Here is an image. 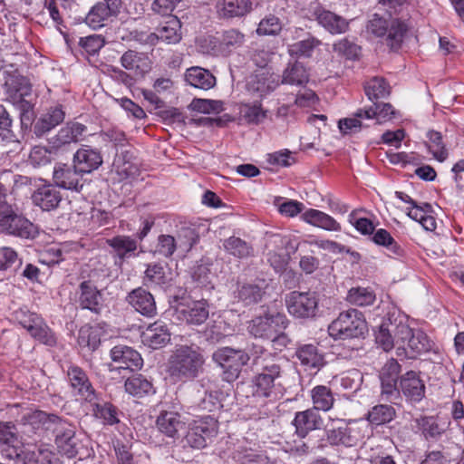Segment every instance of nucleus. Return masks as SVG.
I'll list each match as a JSON object with an SVG mask.
<instances>
[{"mask_svg": "<svg viewBox=\"0 0 464 464\" xmlns=\"http://www.w3.org/2000/svg\"><path fill=\"white\" fill-rule=\"evenodd\" d=\"M18 421L34 433L52 432L56 447L63 455L74 458L78 454L79 443L75 437V426L58 415L40 410H28Z\"/></svg>", "mask_w": 464, "mask_h": 464, "instance_id": "1", "label": "nucleus"}, {"mask_svg": "<svg viewBox=\"0 0 464 464\" xmlns=\"http://www.w3.org/2000/svg\"><path fill=\"white\" fill-rule=\"evenodd\" d=\"M0 229L14 237L33 239L38 235L37 227L18 212L15 205L7 200V191L0 184Z\"/></svg>", "mask_w": 464, "mask_h": 464, "instance_id": "2", "label": "nucleus"}, {"mask_svg": "<svg viewBox=\"0 0 464 464\" xmlns=\"http://www.w3.org/2000/svg\"><path fill=\"white\" fill-rule=\"evenodd\" d=\"M204 363L205 358L199 348L182 345L170 356L169 372L181 381L193 380L202 372Z\"/></svg>", "mask_w": 464, "mask_h": 464, "instance_id": "3", "label": "nucleus"}, {"mask_svg": "<svg viewBox=\"0 0 464 464\" xmlns=\"http://www.w3.org/2000/svg\"><path fill=\"white\" fill-rule=\"evenodd\" d=\"M410 28L409 24L400 18H385L378 14H372L366 25L367 33L377 38H383L392 50L401 47L403 38Z\"/></svg>", "mask_w": 464, "mask_h": 464, "instance_id": "4", "label": "nucleus"}, {"mask_svg": "<svg viewBox=\"0 0 464 464\" xmlns=\"http://www.w3.org/2000/svg\"><path fill=\"white\" fill-rule=\"evenodd\" d=\"M328 332L335 340L360 338L367 332V324L360 311L349 309L340 313L329 324Z\"/></svg>", "mask_w": 464, "mask_h": 464, "instance_id": "5", "label": "nucleus"}, {"mask_svg": "<svg viewBox=\"0 0 464 464\" xmlns=\"http://www.w3.org/2000/svg\"><path fill=\"white\" fill-rule=\"evenodd\" d=\"M409 334L410 326L404 317H389L381 324L375 334V341L383 351L389 352L405 343V338Z\"/></svg>", "mask_w": 464, "mask_h": 464, "instance_id": "6", "label": "nucleus"}, {"mask_svg": "<svg viewBox=\"0 0 464 464\" xmlns=\"http://www.w3.org/2000/svg\"><path fill=\"white\" fill-rule=\"evenodd\" d=\"M8 99L21 111L22 125L27 124L33 116V103L28 97L32 95V84L22 75H13L5 82Z\"/></svg>", "mask_w": 464, "mask_h": 464, "instance_id": "7", "label": "nucleus"}, {"mask_svg": "<svg viewBox=\"0 0 464 464\" xmlns=\"http://www.w3.org/2000/svg\"><path fill=\"white\" fill-rule=\"evenodd\" d=\"M259 372L255 377L256 394L261 397L276 395V382L282 376V360L269 355L264 357L258 362Z\"/></svg>", "mask_w": 464, "mask_h": 464, "instance_id": "8", "label": "nucleus"}, {"mask_svg": "<svg viewBox=\"0 0 464 464\" xmlns=\"http://www.w3.org/2000/svg\"><path fill=\"white\" fill-rule=\"evenodd\" d=\"M212 359L222 369L223 381L232 382L239 377L250 357L244 350L222 347L213 353Z\"/></svg>", "mask_w": 464, "mask_h": 464, "instance_id": "9", "label": "nucleus"}, {"mask_svg": "<svg viewBox=\"0 0 464 464\" xmlns=\"http://www.w3.org/2000/svg\"><path fill=\"white\" fill-rule=\"evenodd\" d=\"M288 323L284 314H266L253 318L248 324L247 330L256 338L271 339L278 332L285 329Z\"/></svg>", "mask_w": 464, "mask_h": 464, "instance_id": "10", "label": "nucleus"}, {"mask_svg": "<svg viewBox=\"0 0 464 464\" xmlns=\"http://www.w3.org/2000/svg\"><path fill=\"white\" fill-rule=\"evenodd\" d=\"M288 313L295 318L308 319L316 315L318 298L314 292L292 291L285 296Z\"/></svg>", "mask_w": 464, "mask_h": 464, "instance_id": "11", "label": "nucleus"}, {"mask_svg": "<svg viewBox=\"0 0 464 464\" xmlns=\"http://www.w3.org/2000/svg\"><path fill=\"white\" fill-rule=\"evenodd\" d=\"M6 459H15V464H56V454L48 445L41 444L34 450L19 451L17 448H11L5 451Z\"/></svg>", "mask_w": 464, "mask_h": 464, "instance_id": "12", "label": "nucleus"}, {"mask_svg": "<svg viewBox=\"0 0 464 464\" xmlns=\"http://www.w3.org/2000/svg\"><path fill=\"white\" fill-rule=\"evenodd\" d=\"M327 442L332 446H356L360 440L356 430L343 419H330L325 429Z\"/></svg>", "mask_w": 464, "mask_h": 464, "instance_id": "13", "label": "nucleus"}, {"mask_svg": "<svg viewBox=\"0 0 464 464\" xmlns=\"http://www.w3.org/2000/svg\"><path fill=\"white\" fill-rule=\"evenodd\" d=\"M432 341L421 330L410 327V334L405 338V343L398 346L396 355L403 359H415L418 355L430 351Z\"/></svg>", "mask_w": 464, "mask_h": 464, "instance_id": "14", "label": "nucleus"}, {"mask_svg": "<svg viewBox=\"0 0 464 464\" xmlns=\"http://www.w3.org/2000/svg\"><path fill=\"white\" fill-rule=\"evenodd\" d=\"M107 246L111 248V254L114 258V265L121 267L123 263L131 257L139 256L140 243L130 236L117 235L106 239Z\"/></svg>", "mask_w": 464, "mask_h": 464, "instance_id": "15", "label": "nucleus"}, {"mask_svg": "<svg viewBox=\"0 0 464 464\" xmlns=\"http://www.w3.org/2000/svg\"><path fill=\"white\" fill-rule=\"evenodd\" d=\"M67 379L74 396L88 401L95 399L97 394L87 373L77 365H71L67 370Z\"/></svg>", "mask_w": 464, "mask_h": 464, "instance_id": "16", "label": "nucleus"}, {"mask_svg": "<svg viewBox=\"0 0 464 464\" xmlns=\"http://www.w3.org/2000/svg\"><path fill=\"white\" fill-rule=\"evenodd\" d=\"M156 427L161 434L175 440L186 430V420L176 411L163 410L157 417Z\"/></svg>", "mask_w": 464, "mask_h": 464, "instance_id": "17", "label": "nucleus"}, {"mask_svg": "<svg viewBox=\"0 0 464 464\" xmlns=\"http://www.w3.org/2000/svg\"><path fill=\"white\" fill-rule=\"evenodd\" d=\"M53 179L56 186L65 189L79 191L82 188V173L74 163L72 166L63 163L56 164Z\"/></svg>", "mask_w": 464, "mask_h": 464, "instance_id": "18", "label": "nucleus"}, {"mask_svg": "<svg viewBox=\"0 0 464 464\" xmlns=\"http://www.w3.org/2000/svg\"><path fill=\"white\" fill-rule=\"evenodd\" d=\"M111 358L117 369L136 371L140 369L143 363L140 354L124 344L115 345L111 350Z\"/></svg>", "mask_w": 464, "mask_h": 464, "instance_id": "19", "label": "nucleus"}, {"mask_svg": "<svg viewBox=\"0 0 464 464\" xmlns=\"http://www.w3.org/2000/svg\"><path fill=\"white\" fill-rule=\"evenodd\" d=\"M176 314L179 320L188 324L199 325L208 318V304L203 299L187 304H180L176 308Z\"/></svg>", "mask_w": 464, "mask_h": 464, "instance_id": "20", "label": "nucleus"}, {"mask_svg": "<svg viewBox=\"0 0 464 464\" xmlns=\"http://www.w3.org/2000/svg\"><path fill=\"white\" fill-rule=\"evenodd\" d=\"M87 128L79 122H68L59 131L49 139L51 149L58 150L72 143L81 140Z\"/></svg>", "mask_w": 464, "mask_h": 464, "instance_id": "21", "label": "nucleus"}, {"mask_svg": "<svg viewBox=\"0 0 464 464\" xmlns=\"http://www.w3.org/2000/svg\"><path fill=\"white\" fill-rule=\"evenodd\" d=\"M400 390L407 401L420 402L425 396V384L418 372L409 371L400 378Z\"/></svg>", "mask_w": 464, "mask_h": 464, "instance_id": "22", "label": "nucleus"}, {"mask_svg": "<svg viewBox=\"0 0 464 464\" xmlns=\"http://www.w3.org/2000/svg\"><path fill=\"white\" fill-rule=\"evenodd\" d=\"M322 424L321 415L312 408L297 411L292 420V425L295 429V434L300 439H304L311 431L319 430Z\"/></svg>", "mask_w": 464, "mask_h": 464, "instance_id": "23", "label": "nucleus"}, {"mask_svg": "<svg viewBox=\"0 0 464 464\" xmlns=\"http://www.w3.org/2000/svg\"><path fill=\"white\" fill-rule=\"evenodd\" d=\"M126 301L144 316L153 317L157 314V307L153 295L142 287H138L129 293Z\"/></svg>", "mask_w": 464, "mask_h": 464, "instance_id": "24", "label": "nucleus"}, {"mask_svg": "<svg viewBox=\"0 0 464 464\" xmlns=\"http://www.w3.org/2000/svg\"><path fill=\"white\" fill-rule=\"evenodd\" d=\"M102 162L100 150L90 146H82L73 155V163L82 175L99 169Z\"/></svg>", "mask_w": 464, "mask_h": 464, "instance_id": "25", "label": "nucleus"}, {"mask_svg": "<svg viewBox=\"0 0 464 464\" xmlns=\"http://www.w3.org/2000/svg\"><path fill=\"white\" fill-rule=\"evenodd\" d=\"M246 85L248 91L263 96L279 85V76L267 70L257 71L249 77Z\"/></svg>", "mask_w": 464, "mask_h": 464, "instance_id": "26", "label": "nucleus"}, {"mask_svg": "<svg viewBox=\"0 0 464 464\" xmlns=\"http://www.w3.org/2000/svg\"><path fill=\"white\" fill-rule=\"evenodd\" d=\"M102 292L97 289L92 280H84L79 285L78 302L82 309H88L95 314H100Z\"/></svg>", "mask_w": 464, "mask_h": 464, "instance_id": "27", "label": "nucleus"}, {"mask_svg": "<svg viewBox=\"0 0 464 464\" xmlns=\"http://www.w3.org/2000/svg\"><path fill=\"white\" fill-rule=\"evenodd\" d=\"M31 198L35 206L44 211H50L58 207L62 197L55 186L48 183L35 189Z\"/></svg>", "mask_w": 464, "mask_h": 464, "instance_id": "28", "label": "nucleus"}, {"mask_svg": "<svg viewBox=\"0 0 464 464\" xmlns=\"http://www.w3.org/2000/svg\"><path fill=\"white\" fill-rule=\"evenodd\" d=\"M295 355L301 365L308 370H320L326 363L324 353L312 343L298 346Z\"/></svg>", "mask_w": 464, "mask_h": 464, "instance_id": "29", "label": "nucleus"}, {"mask_svg": "<svg viewBox=\"0 0 464 464\" xmlns=\"http://www.w3.org/2000/svg\"><path fill=\"white\" fill-rule=\"evenodd\" d=\"M91 405L92 415L102 420L105 425H115L120 422L119 410L111 402L102 400L99 394L95 399L88 401Z\"/></svg>", "mask_w": 464, "mask_h": 464, "instance_id": "30", "label": "nucleus"}, {"mask_svg": "<svg viewBox=\"0 0 464 464\" xmlns=\"http://www.w3.org/2000/svg\"><path fill=\"white\" fill-rule=\"evenodd\" d=\"M245 41V34L238 29L230 28L225 30L221 33L220 36L217 38V52L223 56H227L234 51L242 47Z\"/></svg>", "mask_w": 464, "mask_h": 464, "instance_id": "31", "label": "nucleus"}, {"mask_svg": "<svg viewBox=\"0 0 464 464\" xmlns=\"http://www.w3.org/2000/svg\"><path fill=\"white\" fill-rule=\"evenodd\" d=\"M314 15L318 24L332 34H343L349 27L345 18L329 10L316 9Z\"/></svg>", "mask_w": 464, "mask_h": 464, "instance_id": "32", "label": "nucleus"}, {"mask_svg": "<svg viewBox=\"0 0 464 464\" xmlns=\"http://www.w3.org/2000/svg\"><path fill=\"white\" fill-rule=\"evenodd\" d=\"M121 66L137 75H144L150 70V62L147 55L134 50L126 51L120 59Z\"/></svg>", "mask_w": 464, "mask_h": 464, "instance_id": "33", "label": "nucleus"}, {"mask_svg": "<svg viewBox=\"0 0 464 464\" xmlns=\"http://www.w3.org/2000/svg\"><path fill=\"white\" fill-rule=\"evenodd\" d=\"M170 341V334L167 326L156 322L150 324L142 334V342L152 349L166 345Z\"/></svg>", "mask_w": 464, "mask_h": 464, "instance_id": "34", "label": "nucleus"}, {"mask_svg": "<svg viewBox=\"0 0 464 464\" xmlns=\"http://www.w3.org/2000/svg\"><path fill=\"white\" fill-rule=\"evenodd\" d=\"M185 79L189 85L201 90H209L216 85V77L208 70L199 66L187 69Z\"/></svg>", "mask_w": 464, "mask_h": 464, "instance_id": "35", "label": "nucleus"}, {"mask_svg": "<svg viewBox=\"0 0 464 464\" xmlns=\"http://www.w3.org/2000/svg\"><path fill=\"white\" fill-rule=\"evenodd\" d=\"M302 218L306 223L325 230H341L340 224L334 218L317 209L310 208L306 210L304 213H303Z\"/></svg>", "mask_w": 464, "mask_h": 464, "instance_id": "36", "label": "nucleus"}, {"mask_svg": "<svg viewBox=\"0 0 464 464\" xmlns=\"http://www.w3.org/2000/svg\"><path fill=\"white\" fill-rule=\"evenodd\" d=\"M65 113L62 107L51 108L34 125V133L42 136L63 121Z\"/></svg>", "mask_w": 464, "mask_h": 464, "instance_id": "37", "label": "nucleus"}, {"mask_svg": "<svg viewBox=\"0 0 464 464\" xmlns=\"http://www.w3.org/2000/svg\"><path fill=\"white\" fill-rule=\"evenodd\" d=\"M311 398L314 405L312 409H314L315 411H328L333 408L335 401L332 390L325 385L314 387L311 391Z\"/></svg>", "mask_w": 464, "mask_h": 464, "instance_id": "38", "label": "nucleus"}, {"mask_svg": "<svg viewBox=\"0 0 464 464\" xmlns=\"http://www.w3.org/2000/svg\"><path fill=\"white\" fill-rule=\"evenodd\" d=\"M251 10V0H223L219 14L224 18L242 17Z\"/></svg>", "mask_w": 464, "mask_h": 464, "instance_id": "39", "label": "nucleus"}, {"mask_svg": "<svg viewBox=\"0 0 464 464\" xmlns=\"http://www.w3.org/2000/svg\"><path fill=\"white\" fill-rule=\"evenodd\" d=\"M396 417V410L392 405L377 404L367 413L366 420L375 426L391 422Z\"/></svg>", "mask_w": 464, "mask_h": 464, "instance_id": "40", "label": "nucleus"}, {"mask_svg": "<svg viewBox=\"0 0 464 464\" xmlns=\"http://www.w3.org/2000/svg\"><path fill=\"white\" fill-rule=\"evenodd\" d=\"M261 283V285L247 283L240 285L237 289L238 299L242 301L246 305H250L260 302L265 294V281L262 280Z\"/></svg>", "mask_w": 464, "mask_h": 464, "instance_id": "41", "label": "nucleus"}, {"mask_svg": "<svg viewBox=\"0 0 464 464\" xmlns=\"http://www.w3.org/2000/svg\"><path fill=\"white\" fill-rule=\"evenodd\" d=\"M309 76L302 63L295 62L288 63L282 75V83L303 85L308 82Z\"/></svg>", "mask_w": 464, "mask_h": 464, "instance_id": "42", "label": "nucleus"}, {"mask_svg": "<svg viewBox=\"0 0 464 464\" xmlns=\"http://www.w3.org/2000/svg\"><path fill=\"white\" fill-rule=\"evenodd\" d=\"M395 111L390 103H377L366 110H358L357 116L365 119L375 118L379 122L387 121L392 118Z\"/></svg>", "mask_w": 464, "mask_h": 464, "instance_id": "43", "label": "nucleus"}, {"mask_svg": "<svg viewBox=\"0 0 464 464\" xmlns=\"http://www.w3.org/2000/svg\"><path fill=\"white\" fill-rule=\"evenodd\" d=\"M223 246L229 255L237 258H246L254 255L252 246L237 237L225 239Z\"/></svg>", "mask_w": 464, "mask_h": 464, "instance_id": "44", "label": "nucleus"}, {"mask_svg": "<svg viewBox=\"0 0 464 464\" xmlns=\"http://www.w3.org/2000/svg\"><path fill=\"white\" fill-rule=\"evenodd\" d=\"M415 427L426 440L438 439L444 431L432 416H420L413 420Z\"/></svg>", "mask_w": 464, "mask_h": 464, "instance_id": "45", "label": "nucleus"}, {"mask_svg": "<svg viewBox=\"0 0 464 464\" xmlns=\"http://www.w3.org/2000/svg\"><path fill=\"white\" fill-rule=\"evenodd\" d=\"M364 92L369 100L374 101L388 97L391 93V87L385 79L373 77L365 83Z\"/></svg>", "mask_w": 464, "mask_h": 464, "instance_id": "46", "label": "nucleus"}, {"mask_svg": "<svg viewBox=\"0 0 464 464\" xmlns=\"http://www.w3.org/2000/svg\"><path fill=\"white\" fill-rule=\"evenodd\" d=\"M137 166L130 161L125 154H121L114 160L111 173L117 176V180L123 181L137 174Z\"/></svg>", "mask_w": 464, "mask_h": 464, "instance_id": "47", "label": "nucleus"}, {"mask_svg": "<svg viewBox=\"0 0 464 464\" xmlns=\"http://www.w3.org/2000/svg\"><path fill=\"white\" fill-rule=\"evenodd\" d=\"M144 285L147 286L167 285L169 276L166 272L165 266L160 264H150L144 273L143 277Z\"/></svg>", "mask_w": 464, "mask_h": 464, "instance_id": "48", "label": "nucleus"}, {"mask_svg": "<svg viewBox=\"0 0 464 464\" xmlns=\"http://www.w3.org/2000/svg\"><path fill=\"white\" fill-rule=\"evenodd\" d=\"M125 391L133 395L141 397L152 392V383L142 375H135L126 380Z\"/></svg>", "mask_w": 464, "mask_h": 464, "instance_id": "49", "label": "nucleus"}, {"mask_svg": "<svg viewBox=\"0 0 464 464\" xmlns=\"http://www.w3.org/2000/svg\"><path fill=\"white\" fill-rule=\"evenodd\" d=\"M111 17L103 4L98 2L88 12L85 16V23L91 28L96 30L103 27L106 22Z\"/></svg>", "mask_w": 464, "mask_h": 464, "instance_id": "50", "label": "nucleus"}, {"mask_svg": "<svg viewBox=\"0 0 464 464\" xmlns=\"http://www.w3.org/2000/svg\"><path fill=\"white\" fill-rule=\"evenodd\" d=\"M372 241L379 246H384L391 254L396 256L404 255L403 248L394 240L391 234L383 228L375 231Z\"/></svg>", "mask_w": 464, "mask_h": 464, "instance_id": "51", "label": "nucleus"}, {"mask_svg": "<svg viewBox=\"0 0 464 464\" xmlns=\"http://www.w3.org/2000/svg\"><path fill=\"white\" fill-rule=\"evenodd\" d=\"M321 41L314 36L298 41L288 46V53L291 56L311 57L314 49L321 45Z\"/></svg>", "mask_w": 464, "mask_h": 464, "instance_id": "52", "label": "nucleus"}, {"mask_svg": "<svg viewBox=\"0 0 464 464\" xmlns=\"http://www.w3.org/2000/svg\"><path fill=\"white\" fill-rule=\"evenodd\" d=\"M179 28L180 22L177 16H171L164 25L159 28V37L167 44H177L181 40Z\"/></svg>", "mask_w": 464, "mask_h": 464, "instance_id": "53", "label": "nucleus"}, {"mask_svg": "<svg viewBox=\"0 0 464 464\" xmlns=\"http://www.w3.org/2000/svg\"><path fill=\"white\" fill-rule=\"evenodd\" d=\"M240 118L248 124H259L266 118V111L261 104H242L239 109Z\"/></svg>", "mask_w": 464, "mask_h": 464, "instance_id": "54", "label": "nucleus"}, {"mask_svg": "<svg viewBox=\"0 0 464 464\" xmlns=\"http://www.w3.org/2000/svg\"><path fill=\"white\" fill-rule=\"evenodd\" d=\"M429 142L427 143L429 151L439 161L442 162L448 158V150L443 142L440 132L430 130L428 132Z\"/></svg>", "mask_w": 464, "mask_h": 464, "instance_id": "55", "label": "nucleus"}, {"mask_svg": "<svg viewBox=\"0 0 464 464\" xmlns=\"http://www.w3.org/2000/svg\"><path fill=\"white\" fill-rule=\"evenodd\" d=\"M197 430L204 437L206 445L211 442L218 433V421L211 417L206 416L194 422Z\"/></svg>", "mask_w": 464, "mask_h": 464, "instance_id": "56", "label": "nucleus"}, {"mask_svg": "<svg viewBox=\"0 0 464 464\" xmlns=\"http://www.w3.org/2000/svg\"><path fill=\"white\" fill-rule=\"evenodd\" d=\"M381 398L382 401L396 404L401 400V390L397 386V381L381 377Z\"/></svg>", "mask_w": 464, "mask_h": 464, "instance_id": "57", "label": "nucleus"}, {"mask_svg": "<svg viewBox=\"0 0 464 464\" xmlns=\"http://www.w3.org/2000/svg\"><path fill=\"white\" fill-rule=\"evenodd\" d=\"M13 120L5 109L0 104V143H8L15 140V134L12 130Z\"/></svg>", "mask_w": 464, "mask_h": 464, "instance_id": "58", "label": "nucleus"}, {"mask_svg": "<svg viewBox=\"0 0 464 464\" xmlns=\"http://www.w3.org/2000/svg\"><path fill=\"white\" fill-rule=\"evenodd\" d=\"M347 300L352 304L366 306L373 304L375 300V295L368 288H352L348 293Z\"/></svg>", "mask_w": 464, "mask_h": 464, "instance_id": "59", "label": "nucleus"}, {"mask_svg": "<svg viewBox=\"0 0 464 464\" xmlns=\"http://www.w3.org/2000/svg\"><path fill=\"white\" fill-rule=\"evenodd\" d=\"M0 443L7 447L2 451L5 458H6L5 451L11 448H16L18 438L15 426L12 422H0Z\"/></svg>", "mask_w": 464, "mask_h": 464, "instance_id": "60", "label": "nucleus"}, {"mask_svg": "<svg viewBox=\"0 0 464 464\" xmlns=\"http://www.w3.org/2000/svg\"><path fill=\"white\" fill-rule=\"evenodd\" d=\"M281 30L280 19L274 14H269L260 21L256 33L258 35H276Z\"/></svg>", "mask_w": 464, "mask_h": 464, "instance_id": "61", "label": "nucleus"}, {"mask_svg": "<svg viewBox=\"0 0 464 464\" xmlns=\"http://www.w3.org/2000/svg\"><path fill=\"white\" fill-rule=\"evenodd\" d=\"M179 247L176 238L170 235H160L158 237L155 253L170 257Z\"/></svg>", "mask_w": 464, "mask_h": 464, "instance_id": "62", "label": "nucleus"}, {"mask_svg": "<svg viewBox=\"0 0 464 464\" xmlns=\"http://www.w3.org/2000/svg\"><path fill=\"white\" fill-rule=\"evenodd\" d=\"M194 111L202 113H219L224 110L223 102L215 100L194 99L190 104Z\"/></svg>", "mask_w": 464, "mask_h": 464, "instance_id": "63", "label": "nucleus"}, {"mask_svg": "<svg viewBox=\"0 0 464 464\" xmlns=\"http://www.w3.org/2000/svg\"><path fill=\"white\" fill-rule=\"evenodd\" d=\"M52 150L44 146H34L29 154V162L34 167H41L52 161Z\"/></svg>", "mask_w": 464, "mask_h": 464, "instance_id": "64", "label": "nucleus"}]
</instances>
